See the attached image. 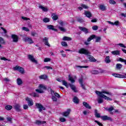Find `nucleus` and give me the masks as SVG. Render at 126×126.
Listing matches in <instances>:
<instances>
[{"instance_id": "obj_1", "label": "nucleus", "mask_w": 126, "mask_h": 126, "mask_svg": "<svg viewBox=\"0 0 126 126\" xmlns=\"http://www.w3.org/2000/svg\"><path fill=\"white\" fill-rule=\"evenodd\" d=\"M95 94L96 95H98V96H99V97H101V98H103L105 100H107V101H113V99L104 94H107V95H110V96L112 95V93H109L108 92H107V91H105L104 90H102V92H99L98 91H95Z\"/></svg>"}, {"instance_id": "obj_2", "label": "nucleus", "mask_w": 126, "mask_h": 126, "mask_svg": "<svg viewBox=\"0 0 126 126\" xmlns=\"http://www.w3.org/2000/svg\"><path fill=\"white\" fill-rule=\"evenodd\" d=\"M78 53H79V54H83L86 56L91 55V53H90L88 50L85 49V48H81L80 50H79Z\"/></svg>"}, {"instance_id": "obj_3", "label": "nucleus", "mask_w": 126, "mask_h": 126, "mask_svg": "<svg viewBox=\"0 0 126 126\" xmlns=\"http://www.w3.org/2000/svg\"><path fill=\"white\" fill-rule=\"evenodd\" d=\"M35 106L37 109H38V111L40 113H41L43 110L45 111V110H46V108L43 107L41 103H36Z\"/></svg>"}, {"instance_id": "obj_4", "label": "nucleus", "mask_w": 126, "mask_h": 126, "mask_svg": "<svg viewBox=\"0 0 126 126\" xmlns=\"http://www.w3.org/2000/svg\"><path fill=\"white\" fill-rule=\"evenodd\" d=\"M13 69L14 70H18V71H19V72H20V73H22V74H23V73H24V69L23 67H20L18 65H16L13 68Z\"/></svg>"}, {"instance_id": "obj_5", "label": "nucleus", "mask_w": 126, "mask_h": 126, "mask_svg": "<svg viewBox=\"0 0 126 126\" xmlns=\"http://www.w3.org/2000/svg\"><path fill=\"white\" fill-rule=\"evenodd\" d=\"M29 60L31 61L32 63H34L36 64H38V61L37 60H35V58H34V56L32 55H29L28 56Z\"/></svg>"}, {"instance_id": "obj_6", "label": "nucleus", "mask_w": 126, "mask_h": 126, "mask_svg": "<svg viewBox=\"0 0 126 126\" xmlns=\"http://www.w3.org/2000/svg\"><path fill=\"white\" fill-rule=\"evenodd\" d=\"M23 41L24 42H28L29 44H33L34 43L31 37H25L23 38Z\"/></svg>"}, {"instance_id": "obj_7", "label": "nucleus", "mask_w": 126, "mask_h": 126, "mask_svg": "<svg viewBox=\"0 0 126 126\" xmlns=\"http://www.w3.org/2000/svg\"><path fill=\"white\" fill-rule=\"evenodd\" d=\"M43 42L44 43V44L48 47H51V45L49 44V38L44 37L43 39Z\"/></svg>"}, {"instance_id": "obj_8", "label": "nucleus", "mask_w": 126, "mask_h": 126, "mask_svg": "<svg viewBox=\"0 0 126 126\" xmlns=\"http://www.w3.org/2000/svg\"><path fill=\"white\" fill-rule=\"evenodd\" d=\"M101 118L102 119V121H111V122H112V121H113V119H112V118L108 117L107 116H101Z\"/></svg>"}, {"instance_id": "obj_9", "label": "nucleus", "mask_w": 126, "mask_h": 126, "mask_svg": "<svg viewBox=\"0 0 126 126\" xmlns=\"http://www.w3.org/2000/svg\"><path fill=\"white\" fill-rule=\"evenodd\" d=\"M88 56V59H89V61L91 62V63H95L96 62L97 60L93 57V56L90 55V54H89L87 55Z\"/></svg>"}, {"instance_id": "obj_10", "label": "nucleus", "mask_w": 126, "mask_h": 126, "mask_svg": "<svg viewBox=\"0 0 126 126\" xmlns=\"http://www.w3.org/2000/svg\"><path fill=\"white\" fill-rule=\"evenodd\" d=\"M71 110L70 109H68L66 111H65L62 113V115L63 117H68L69 116V114H70Z\"/></svg>"}, {"instance_id": "obj_11", "label": "nucleus", "mask_w": 126, "mask_h": 126, "mask_svg": "<svg viewBox=\"0 0 126 126\" xmlns=\"http://www.w3.org/2000/svg\"><path fill=\"white\" fill-rule=\"evenodd\" d=\"M105 110H106V111H107L108 112H109V113H110V114L111 115H113L114 113H113V112H112V111H114V110H115V109L114 108L113 106H110L109 108H105Z\"/></svg>"}, {"instance_id": "obj_12", "label": "nucleus", "mask_w": 126, "mask_h": 126, "mask_svg": "<svg viewBox=\"0 0 126 126\" xmlns=\"http://www.w3.org/2000/svg\"><path fill=\"white\" fill-rule=\"evenodd\" d=\"M26 101H27L28 106H30V107H31V106H33V100L31 99V98H30L29 97H27L26 99Z\"/></svg>"}, {"instance_id": "obj_13", "label": "nucleus", "mask_w": 126, "mask_h": 126, "mask_svg": "<svg viewBox=\"0 0 126 126\" xmlns=\"http://www.w3.org/2000/svg\"><path fill=\"white\" fill-rule=\"evenodd\" d=\"M11 38L13 39V42L14 43H17L18 42V36L15 34H12Z\"/></svg>"}, {"instance_id": "obj_14", "label": "nucleus", "mask_w": 126, "mask_h": 126, "mask_svg": "<svg viewBox=\"0 0 126 126\" xmlns=\"http://www.w3.org/2000/svg\"><path fill=\"white\" fill-rule=\"evenodd\" d=\"M79 29H80L81 31L84 32L85 34H88V33H89V32L88 31V29H87L86 28L79 27Z\"/></svg>"}, {"instance_id": "obj_15", "label": "nucleus", "mask_w": 126, "mask_h": 126, "mask_svg": "<svg viewBox=\"0 0 126 126\" xmlns=\"http://www.w3.org/2000/svg\"><path fill=\"white\" fill-rule=\"evenodd\" d=\"M68 85L70 86L71 89H72V90L75 92V93H77L78 92V91L77 90H76V87H75V86H74V85L71 84L70 83L68 84Z\"/></svg>"}, {"instance_id": "obj_16", "label": "nucleus", "mask_w": 126, "mask_h": 126, "mask_svg": "<svg viewBox=\"0 0 126 126\" xmlns=\"http://www.w3.org/2000/svg\"><path fill=\"white\" fill-rule=\"evenodd\" d=\"M79 82L80 84H81V87H82V89H83L84 90H86L85 85L83 84V79L82 78L79 79Z\"/></svg>"}, {"instance_id": "obj_17", "label": "nucleus", "mask_w": 126, "mask_h": 126, "mask_svg": "<svg viewBox=\"0 0 126 126\" xmlns=\"http://www.w3.org/2000/svg\"><path fill=\"white\" fill-rule=\"evenodd\" d=\"M21 106L20 104H16L14 106V108L15 110V111H16V112H21Z\"/></svg>"}, {"instance_id": "obj_18", "label": "nucleus", "mask_w": 126, "mask_h": 126, "mask_svg": "<svg viewBox=\"0 0 126 126\" xmlns=\"http://www.w3.org/2000/svg\"><path fill=\"white\" fill-rule=\"evenodd\" d=\"M84 14L88 18H90L92 16V14L90 11H85Z\"/></svg>"}, {"instance_id": "obj_19", "label": "nucleus", "mask_w": 126, "mask_h": 126, "mask_svg": "<svg viewBox=\"0 0 126 126\" xmlns=\"http://www.w3.org/2000/svg\"><path fill=\"white\" fill-rule=\"evenodd\" d=\"M111 54H112V55H114V56H120V55L121 54L119 50H115L112 51Z\"/></svg>"}, {"instance_id": "obj_20", "label": "nucleus", "mask_w": 126, "mask_h": 126, "mask_svg": "<svg viewBox=\"0 0 126 126\" xmlns=\"http://www.w3.org/2000/svg\"><path fill=\"white\" fill-rule=\"evenodd\" d=\"M83 106H84V107H85V108H86V109H89L90 110V109H91V106L90 105H89V104H88V103L84 101L83 102Z\"/></svg>"}, {"instance_id": "obj_21", "label": "nucleus", "mask_w": 126, "mask_h": 126, "mask_svg": "<svg viewBox=\"0 0 126 126\" xmlns=\"http://www.w3.org/2000/svg\"><path fill=\"white\" fill-rule=\"evenodd\" d=\"M112 75L115 77H118V78H123L126 77L123 75H121L119 74H113Z\"/></svg>"}, {"instance_id": "obj_22", "label": "nucleus", "mask_w": 126, "mask_h": 126, "mask_svg": "<svg viewBox=\"0 0 126 126\" xmlns=\"http://www.w3.org/2000/svg\"><path fill=\"white\" fill-rule=\"evenodd\" d=\"M38 88L40 90L43 89V90H47V87L43 84H39Z\"/></svg>"}, {"instance_id": "obj_23", "label": "nucleus", "mask_w": 126, "mask_h": 126, "mask_svg": "<svg viewBox=\"0 0 126 126\" xmlns=\"http://www.w3.org/2000/svg\"><path fill=\"white\" fill-rule=\"evenodd\" d=\"M39 8L42 9V10H43V11H44L45 12H47V11H49V9L42 5H40L39 6Z\"/></svg>"}, {"instance_id": "obj_24", "label": "nucleus", "mask_w": 126, "mask_h": 126, "mask_svg": "<svg viewBox=\"0 0 126 126\" xmlns=\"http://www.w3.org/2000/svg\"><path fill=\"white\" fill-rule=\"evenodd\" d=\"M95 38H96V35L93 34L92 35H91L87 39V41L88 42H90V41H91V40H93V39H95Z\"/></svg>"}, {"instance_id": "obj_25", "label": "nucleus", "mask_w": 126, "mask_h": 126, "mask_svg": "<svg viewBox=\"0 0 126 126\" xmlns=\"http://www.w3.org/2000/svg\"><path fill=\"white\" fill-rule=\"evenodd\" d=\"M73 102L75 103V104H78V103H79V99H78L77 97L74 96V98H73Z\"/></svg>"}, {"instance_id": "obj_26", "label": "nucleus", "mask_w": 126, "mask_h": 126, "mask_svg": "<svg viewBox=\"0 0 126 126\" xmlns=\"http://www.w3.org/2000/svg\"><path fill=\"white\" fill-rule=\"evenodd\" d=\"M23 83V82H22L21 78H19L17 79V84H18V85H21Z\"/></svg>"}, {"instance_id": "obj_27", "label": "nucleus", "mask_w": 126, "mask_h": 126, "mask_svg": "<svg viewBox=\"0 0 126 126\" xmlns=\"http://www.w3.org/2000/svg\"><path fill=\"white\" fill-rule=\"evenodd\" d=\"M68 81H70L72 83H74V82H75V80L72 77L70 76V75H69L68 76Z\"/></svg>"}, {"instance_id": "obj_28", "label": "nucleus", "mask_w": 126, "mask_h": 126, "mask_svg": "<svg viewBox=\"0 0 126 126\" xmlns=\"http://www.w3.org/2000/svg\"><path fill=\"white\" fill-rule=\"evenodd\" d=\"M39 79H44L46 80L48 78V76L47 75H42L39 76Z\"/></svg>"}, {"instance_id": "obj_29", "label": "nucleus", "mask_w": 126, "mask_h": 126, "mask_svg": "<svg viewBox=\"0 0 126 126\" xmlns=\"http://www.w3.org/2000/svg\"><path fill=\"white\" fill-rule=\"evenodd\" d=\"M36 125H43L44 124H46V122L45 121H35Z\"/></svg>"}, {"instance_id": "obj_30", "label": "nucleus", "mask_w": 126, "mask_h": 126, "mask_svg": "<svg viewBox=\"0 0 126 126\" xmlns=\"http://www.w3.org/2000/svg\"><path fill=\"white\" fill-rule=\"evenodd\" d=\"M79 67L80 68H88V66H80V65H76L74 67V68H78Z\"/></svg>"}, {"instance_id": "obj_31", "label": "nucleus", "mask_w": 126, "mask_h": 126, "mask_svg": "<svg viewBox=\"0 0 126 126\" xmlns=\"http://www.w3.org/2000/svg\"><path fill=\"white\" fill-rule=\"evenodd\" d=\"M51 17L54 21H56V20H57L58 18V15H56L55 14H52Z\"/></svg>"}, {"instance_id": "obj_32", "label": "nucleus", "mask_w": 126, "mask_h": 126, "mask_svg": "<svg viewBox=\"0 0 126 126\" xmlns=\"http://www.w3.org/2000/svg\"><path fill=\"white\" fill-rule=\"evenodd\" d=\"M105 62L106 63H111V60H110L109 56H107L105 58Z\"/></svg>"}, {"instance_id": "obj_33", "label": "nucleus", "mask_w": 126, "mask_h": 126, "mask_svg": "<svg viewBox=\"0 0 126 126\" xmlns=\"http://www.w3.org/2000/svg\"><path fill=\"white\" fill-rule=\"evenodd\" d=\"M94 115H95V117H96V118H101V116L100 115V114L99 113H98V111L97 110H95Z\"/></svg>"}, {"instance_id": "obj_34", "label": "nucleus", "mask_w": 126, "mask_h": 126, "mask_svg": "<svg viewBox=\"0 0 126 126\" xmlns=\"http://www.w3.org/2000/svg\"><path fill=\"white\" fill-rule=\"evenodd\" d=\"M63 41H71V38L68 37L67 36H64L63 38Z\"/></svg>"}, {"instance_id": "obj_35", "label": "nucleus", "mask_w": 126, "mask_h": 126, "mask_svg": "<svg viewBox=\"0 0 126 126\" xmlns=\"http://www.w3.org/2000/svg\"><path fill=\"white\" fill-rule=\"evenodd\" d=\"M62 84L66 87V88H68V84L67 82H66L65 80H62Z\"/></svg>"}, {"instance_id": "obj_36", "label": "nucleus", "mask_w": 126, "mask_h": 126, "mask_svg": "<svg viewBox=\"0 0 126 126\" xmlns=\"http://www.w3.org/2000/svg\"><path fill=\"white\" fill-rule=\"evenodd\" d=\"M0 44H1V45L5 44V41L1 37H0Z\"/></svg>"}, {"instance_id": "obj_37", "label": "nucleus", "mask_w": 126, "mask_h": 126, "mask_svg": "<svg viewBox=\"0 0 126 126\" xmlns=\"http://www.w3.org/2000/svg\"><path fill=\"white\" fill-rule=\"evenodd\" d=\"M5 108L8 111H10V110L12 109V106L11 105H7L5 107Z\"/></svg>"}, {"instance_id": "obj_38", "label": "nucleus", "mask_w": 126, "mask_h": 126, "mask_svg": "<svg viewBox=\"0 0 126 126\" xmlns=\"http://www.w3.org/2000/svg\"><path fill=\"white\" fill-rule=\"evenodd\" d=\"M123 67V65L121 63H117L116 64V68L117 69H121Z\"/></svg>"}, {"instance_id": "obj_39", "label": "nucleus", "mask_w": 126, "mask_h": 126, "mask_svg": "<svg viewBox=\"0 0 126 126\" xmlns=\"http://www.w3.org/2000/svg\"><path fill=\"white\" fill-rule=\"evenodd\" d=\"M43 21L44 23H48V22H50V19L49 18L45 17L43 19Z\"/></svg>"}, {"instance_id": "obj_40", "label": "nucleus", "mask_w": 126, "mask_h": 126, "mask_svg": "<svg viewBox=\"0 0 126 126\" xmlns=\"http://www.w3.org/2000/svg\"><path fill=\"white\" fill-rule=\"evenodd\" d=\"M58 28L61 31H62V32H66V30L63 27L59 26L58 27Z\"/></svg>"}, {"instance_id": "obj_41", "label": "nucleus", "mask_w": 126, "mask_h": 126, "mask_svg": "<svg viewBox=\"0 0 126 126\" xmlns=\"http://www.w3.org/2000/svg\"><path fill=\"white\" fill-rule=\"evenodd\" d=\"M99 9L102 10V11H104V10H106V7L104 5H100L99 6Z\"/></svg>"}, {"instance_id": "obj_42", "label": "nucleus", "mask_w": 126, "mask_h": 126, "mask_svg": "<svg viewBox=\"0 0 126 126\" xmlns=\"http://www.w3.org/2000/svg\"><path fill=\"white\" fill-rule=\"evenodd\" d=\"M30 95L32 97H39V95L36 93H32V94H30Z\"/></svg>"}, {"instance_id": "obj_43", "label": "nucleus", "mask_w": 126, "mask_h": 126, "mask_svg": "<svg viewBox=\"0 0 126 126\" xmlns=\"http://www.w3.org/2000/svg\"><path fill=\"white\" fill-rule=\"evenodd\" d=\"M35 91L36 92H37V93H39V94H42L44 93V91L41 89H36Z\"/></svg>"}, {"instance_id": "obj_44", "label": "nucleus", "mask_w": 126, "mask_h": 126, "mask_svg": "<svg viewBox=\"0 0 126 126\" xmlns=\"http://www.w3.org/2000/svg\"><path fill=\"white\" fill-rule=\"evenodd\" d=\"M103 99L101 97H99L97 99V103L98 104H102V103H103Z\"/></svg>"}, {"instance_id": "obj_45", "label": "nucleus", "mask_w": 126, "mask_h": 126, "mask_svg": "<svg viewBox=\"0 0 126 126\" xmlns=\"http://www.w3.org/2000/svg\"><path fill=\"white\" fill-rule=\"evenodd\" d=\"M91 73L92 74H98V73H99V71L96 70H93L91 71Z\"/></svg>"}, {"instance_id": "obj_46", "label": "nucleus", "mask_w": 126, "mask_h": 126, "mask_svg": "<svg viewBox=\"0 0 126 126\" xmlns=\"http://www.w3.org/2000/svg\"><path fill=\"white\" fill-rule=\"evenodd\" d=\"M77 21H78V22H80V23H82L83 22H84V20H83V19L81 18H78L77 19Z\"/></svg>"}, {"instance_id": "obj_47", "label": "nucleus", "mask_w": 126, "mask_h": 126, "mask_svg": "<svg viewBox=\"0 0 126 126\" xmlns=\"http://www.w3.org/2000/svg\"><path fill=\"white\" fill-rule=\"evenodd\" d=\"M119 61L121 62L122 63H125V64L126 65V60H125L124 59L119 58Z\"/></svg>"}, {"instance_id": "obj_48", "label": "nucleus", "mask_w": 126, "mask_h": 126, "mask_svg": "<svg viewBox=\"0 0 126 126\" xmlns=\"http://www.w3.org/2000/svg\"><path fill=\"white\" fill-rule=\"evenodd\" d=\"M48 29H49V30H53L54 29V26L50 25L47 26Z\"/></svg>"}, {"instance_id": "obj_49", "label": "nucleus", "mask_w": 126, "mask_h": 126, "mask_svg": "<svg viewBox=\"0 0 126 126\" xmlns=\"http://www.w3.org/2000/svg\"><path fill=\"white\" fill-rule=\"evenodd\" d=\"M61 44L63 47H67V43L65 41H62Z\"/></svg>"}, {"instance_id": "obj_50", "label": "nucleus", "mask_w": 126, "mask_h": 126, "mask_svg": "<svg viewBox=\"0 0 126 126\" xmlns=\"http://www.w3.org/2000/svg\"><path fill=\"white\" fill-rule=\"evenodd\" d=\"M52 99L53 102H57V101H58V98H57V97L56 96H55V95L52 96Z\"/></svg>"}, {"instance_id": "obj_51", "label": "nucleus", "mask_w": 126, "mask_h": 126, "mask_svg": "<svg viewBox=\"0 0 126 126\" xmlns=\"http://www.w3.org/2000/svg\"><path fill=\"white\" fill-rule=\"evenodd\" d=\"M22 30H24V31H26V32H29L30 31V30H29V29H28V28L24 27L22 28Z\"/></svg>"}, {"instance_id": "obj_52", "label": "nucleus", "mask_w": 126, "mask_h": 126, "mask_svg": "<svg viewBox=\"0 0 126 126\" xmlns=\"http://www.w3.org/2000/svg\"><path fill=\"white\" fill-rule=\"evenodd\" d=\"M60 121L62 123H64V122H66V120L64 118H60Z\"/></svg>"}, {"instance_id": "obj_53", "label": "nucleus", "mask_w": 126, "mask_h": 126, "mask_svg": "<svg viewBox=\"0 0 126 126\" xmlns=\"http://www.w3.org/2000/svg\"><path fill=\"white\" fill-rule=\"evenodd\" d=\"M50 93L52 95V96H54L56 93H55V91L52 89V88H50Z\"/></svg>"}, {"instance_id": "obj_54", "label": "nucleus", "mask_w": 126, "mask_h": 126, "mask_svg": "<svg viewBox=\"0 0 126 126\" xmlns=\"http://www.w3.org/2000/svg\"><path fill=\"white\" fill-rule=\"evenodd\" d=\"M7 122H9L10 123V124H12V118H11L10 117H7Z\"/></svg>"}, {"instance_id": "obj_55", "label": "nucleus", "mask_w": 126, "mask_h": 126, "mask_svg": "<svg viewBox=\"0 0 126 126\" xmlns=\"http://www.w3.org/2000/svg\"><path fill=\"white\" fill-rule=\"evenodd\" d=\"M94 123H96V124H97V125L99 126H103V124H102V123H100L99 121L95 120Z\"/></svg>"}, {"instance_id": "obj_56", "label": "nucleus", "mask_w": 126, "mask_h": 126, "mask_svg": "<svg viewBox=\"0 0 126 126\" xmlns=\"http://www.w3.org/2000/svg\"><path fill=\"white\" fill-rule=\"evenodd\" d=\"M44 63H48V62H51V59L46 58L44 60Z\"/></svg>"}, {"instance_id": "obj_57", "label": "nucleus", "mask_w": 126, "mask_h": 126, "mask_svg": "<svg viewBox=\"0 0 126 126\" xmlns=\"http://www.w3.org/2000/svg\"><path fill=\"white\" fill-rule=\"evenodd\" d=\"M117 46H120L122 48H126V46L123 43H119Z\"/></svg>"}, {"instance_id": "obj_58", "label": "nucleus", "mask_w": 126, "mask_h": 126, "mask_svg": "<svg viewBox=\"0 0 126 126\" xmlns=\"http://www.w3.org/2000/svg\"><path fill=\"white\" fill-rule=\"evenodd\" d=\"M109 2L110 3V4H116V1L113 0H110Z\"/></svg>"}, {"instance_id": "obj_59", "label": "nucleus", "mask_w": 126, "mask_h": 126, "mask_svg": "<svg viewBox=\"0 0 126 126\" xmlns=\"http://www.w3.org/2000/svg\"><path fill=\"white\" fill-rule=\"evenodd\" d=\"M22 19H23L24 20H26V21L28 20H30V18L25 17H22Z\"/></svg>"}, {"instance_id": "obj_60", "label": "nucleus", "mask_w": 126, "mask_h": 126, "mask_svg": "<svg viewBox=\"0 0 126 126\" xmlns=\"http://www.w3.org/2000/svg\"><path fill=\"white\" fill-rule=\"evenodd\" d=\"M54 96H55V97H57V98H61V95L57 93H55V94H54Z\"/></svg>"}, {"instance_id": "obj_61", "label": "nucleus", "mask_w": 126, "mask_h": 126, "mask_svg": "<svg viewBox=\"0 0 126 126\" xmlns=\"http://www.w3.org/2000/svg\"><path fill=\"white\" fill-rule=\"evenodd\" d=\"M92 29L93 30H94V31L98 30V26H94L92 27Z\"/></svg>"}, {"instance_id": "obj_62", "label": "nucleus", "mask_w": 126, "mask_h": 126, "mask_svg": "<svg viewBox=\"0 0 126 126\" xmlns=\"http://www.w3.org/2000/svg\"><path fill=\"white\" fill-rule=\"evenodd\" d=\"M44 68H46L47 69H53V67L50 66H45L44 67Z\"/></svg>"}, {"instance_id": "obj_63", "label": "nucleus", "mask_w": 126, "mask_h": 126, "mask_svg": "<svg viewBox=\"0 0 126 126\" xmlns=\"http://www.w3.org/2000/svg\"><path fill=\"white\" fill-rule=\"evenodd\" d=\"M81 6L82 7H83V8H85V9H87V8H88V6L83 4L81 5Z\"/></svg>"}, {"instance_id": "obj_64", "label": "nucleus", "mask_w": 126, "mask_h": 126, "mask_svg": "<svg viewBox=\"0 0 126 126\" xmlns=\"http://www.w3.org/2000/svg\"><path fill=\"white\" fill-rule=\"evenodd\" d=\"M101 41V37H97L96 38V39H95V42H99Z\"/></svg>"}]
</instances>
